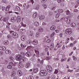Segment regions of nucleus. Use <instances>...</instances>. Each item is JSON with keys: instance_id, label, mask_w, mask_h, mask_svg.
Returning a JSON list of instances; mask_svg holds the SVG:
<instances>
[{"instance_id": "42", "label": "nucleus", "mask_w": 79, "mask_h": 79, "mask_svg": "<svg viewBox=\"0 0 79 79\" xmlns=\"http://www.w3.org/2000/svg\"><path fill=\"white\" fill-rule=\"evenodd\" d=\"M73 59L74 61H76L77 60V58L75 57L74 56H73Z\"/></svg>"}, {"instance_id": "45", "label": "nucleus", "mask_w": 79, "mask_h": 79, "mask_svg": "<svg viewBox=\"0 0 79 79\" xmlns=\"http://www.w3.org/2000/svg\"><path fill=\"white\" fill-rule=\"evenodd\" d=\"M29 79H34V77L32 76H30L29 77Z\"/></svg>"}, {"instance_id": "7", "label": "nucleus", "mask_w": 79, "mask_h": 79, "mask_svg": "<svg viewBox=\"0 0 79 79\" xmlns=\"http://www.w3.org/2000/svg\"><path fill=\"white\" fill-rule=\"evenodd\" d=\"M17 20V17H12L11 19V21L12 22V23H15V21H16Z\"/></svg>"}, {"instance_id": "17", "label": "nucleus", "mask_w": 79, "mask_h": 79, "mask_svg": "<svg viewBox=\"0 0 79 79\" xmlns=\"http://www.w3.org/2000/svg\"><path fill=\"white\" fill-rule=\"evenodd\" d=\"M11 7V6L10 5H8V6L6 9V11H9V10H10V8Z\"/></svg>"}, {"instance_id": "19", "label": "nucleus", "mask_w": 79, "mask_h": 79, "mask_svg": "<svg viewBox=\"0 0 79 79\" xmlns=\"http://www.w3.org/2000/svg\"><path fill=\"white\" fill-rule=\"evenodd\" d=\"M7 38L9 40H12V39H13V37L10 35H9L7 36Z\"/></svg>"}, {"instance_id": "25", "label": "nucleus", "mask_w": 79, "mask_h": 79, "mask_svg": "<svg viewBox=\"0 0 79 79\" xmlns=\"http://www.w3.org/2000/svg\"><path fill=\"white\" fill-rule=\"evenodd\" d=\"M9 65L10 66H11L12 67H13V66H16V65L14 64H13V62H10L9 63Z\"/></svg>"}, {"instance_id": "29", "label": "nucleus", "mask_w": 79, "mask_h": 79, "mask_svg": "<svg viewBox=\"0 0 79 79\" xmlns=\"http://www.w3.org/2000/svg\"><path fill=\"white\" fill-rule=\"evenodd\" d=\"M26 45L23 44H21V47H22V48H25V47H26Z\"/></svg>"}, {"instance_id": "27", "label": "nucleus", "mask_w": 79, "mask_h": 79, "mask_svg": "<svg viewBox=\"0 0 79 79\" xmlns=\"http://www.w3.org/2000/svg\"><path fill=\"white\" fill-rule=\"evenodd\" d=\"M45 18V16L44 15H42L39 17V19L40 20H42V19H44Z\"/></svg>"}, {"instance_id": "40", "label": "nucleus", "mask_w": 79, "mask_h": 79, "mask_svg": "<svg viewBox=\"0 0 79 79\" xmlns=\"http://www.w3.org/2000/svg\"><path fill=\"white\" fill-rule=\"evenodd\" d=\"M66 14L67 15H70V13H69V11L68 10L66 11Z\"/></svg>"}, {"instance_id": "12", "label": "nucleus", "mask_w": 79, "mask_h": 79, "mask_svg": "<svg viewBox=\"0 0 79 79\" xmlns=\"http://www.w3.org/2000/svg\"><path fill=\"white\" fill-rule=\"evenodd\" d=\"M21 18L19 16H18L17 18V23H19L21 21Z\"/></svg>"}, {"instance_id": "39", "label": "nucleus", "mask_w": 79, "mask_h": 79, "mask_svg": "<svg viewBox=\"0 0 79 79\" xmlns=\"http://www.w3.org/2000/svg\"><path fill=\"white\" fill-rule=\"evenodd\" d=\"M43 7H44V9H46V8H47V5H46V4H43Z\"/></svg>"}, {"instance_id": "8", "label": "nucleus", "mask_w": 79, "mask_h": 79, "mask_svg": "<svg viewBox=\"0 0 79 79\" xmlns=\"http://www.w3.org/2000/svg\"><path fill=\"white\" fill-rule=\"evenodd\" d=\"M21 59V56H20V55H17L16 57L17 61H20Z\"/></svg>"}, {"instance_id": "16", "label": "nucleus", "mask_w": 79, "mask_h": 79, "mask_svg": "<svg viewBox=\"0 0 79 79\" xmlns=\"http://www.w3.org/2000/svg\"><path fill=\"white\" fill-rule=\"evenodd\" d=\"M37 16V13L35 12V13L32 15V17L33 18L35 19Z\"/></svg>"}, {"instance_id": "30", "label": "nucleus", "mask_w": 79, "mask_h": 79, "mask_svg": "<svg viewBox=\"0 0 79 79\" xmlns=\"http://www.w3.org/2000/svg\"><path fill=\"white\" fill-rule=\"evenodd\" d=\"M71 26L72 27H76V23H72L71 24Z\"/></svg>"}, {"instance_id": "4", "label": "nucleus", "mask_w": 79, "mask_h": 79, "mask_svg": "<svg viewBox=\"0 0 79 79\" xmlns=\"http://www.w3.org/2000/svg\"><path fill=\"white\" fill-rule=\"evenodd\" d=\"M64 21H65L68 24H69L70 23H71V20H70L69 18L68 17H65L64 18Z\"/></svg>"}, {"instance_id": "38", "label": "nucleus", "mask_w": 79, "mask_h": 79, "mask_svg": "<svg viewBox=\"0 0 79 79\" xmlns=\"http://www.w3.org/2000/svg\"><path fill=\"white\" fill-rule=\"evenodd\" d=\"M3 19V16L0 15V21H2Z\"/></svg>"}, {"instance_id": "22", "label": "nucleus", "mask_w": 79, "mask_h": 79, "mask_svg": "<svg viewBox=\"0 0 79 79\" xmlns=\"http://www.w3.org/2000/svg\"><path fill=\"white\" fill-rule=\"evenodd\" d=\"M21 61L23 63H24L26 61V59L24 57L21 58Z\"/></svg>"}, {"instance_id": "1", "label": "nucleus", "mask_w": 79, "mask_h": 79, "mask_svg": "<svg viewBox=\"0 0 79 79\" xmlns=\"http://www.w3.org/2000/svg\"><path fill=\"white\" fill-rule=\"evenodd\" d=\"M48 73L45 70H42L40 71V74L41 76H47Z\"/></svg>"}, {"instance_id": "21", "label": "nucleus", "mask_w": 79, "mask_h": 79, "mask_svg": "<svg viewBox=\"0 0 79 79\" xmlns=\"http://www.w3.org/2000/svg\"><path fill=\"white\" fill-rule=\"evenodd\" d=\"M8 19H9V17H5L4 18L3 21L5 22H8Z\"/></svg>"}, {"instance_id": "51", "label": "nucleus", "mask_w": 79, "mask_h": 79, "mask_svg": "<svg viewBox=\"0 0 79 79\" xmlns=\"http://www.w3.org/2000/svg\"><path fill=\"white\" fill-rule=\"evenodd\" d=\"M2 2L3 3H6V0H2Z\"/></svg>"}, {"instance_id": "23", "label": "nucleus", "mask_w": 79, "mask_h": 79, "mask_svg": "<svg viewBox=\"0 0 79 79\" xmlns=\"http://www.w3.org/2000/svg\"><path fill=\"white\" fill-rule=\"evenodd\" d=\"M21 39L22 40H23V41H24V40L26 39V37H25V35H23L21 36Z\"/></svg>"}, {"instance_id": "28", "label": "nucleus", "mask_w": 79, "mask_h": 79, "mask_svg": "<svg viewBox=\"0 0 79 79\" xmlns=\"http://www.w3.org/2000/svg\"><path fill=\"white\" fill-rule=\"evenodd\" d=\"M36 36L37 37H40V33H37L36 34Z\"/></svg>"}, {"instance_id": "11", "label": "nucleus", "mask_w": 79, "mask_h": 79, "mask_svg": "<svg viewBox=\"0 0 79 79\" xmlns=\"http://www.w3.org/2000/svg\"><path fill=\"white\" fill-rule=\"evenodd\" d=\"M32 43L33 45H37L38 44V41L36 40H35L32 41Z\"/></svg>"}, {"instance_id": "15", "label": "nucleus", "mask_w": 79, "mask_h": 79, "mask_svg": "<svg viewBox=\"0 0 79 79\" xmlns=\"http://www.w3.org/2000/svg\"><path fill=\"white\" fill-rule=\"evenodd\" d=\"M34 25L36 27H39V23L37 22H35L34 23Z\"/></svg>"}, {"instance_id": "14", "label": "nucleus", "mask_w": 79, "mask_h": 79, "mask_svg": "<svg viewBox=\"0 0 79 79\" xmlns=\"http://www.w3.org/2000/svg\"><path fill=\"white\" fill-rule=\"evenodd\" d=\"M0 50L4 51L6 50V47L5 46H1L0 47Z\"/></svg>"}, {"instance_id": "32", "label": "nucleus", "mask_w": 79, "mask_h": 79, "mask_svg": "<svg viewBox=\"0 0 79 79\" xmlns=\"http://www.w3.org/2000/svg\"><path fill=\"white\" fill-rule=\"evenodd\" d=\"M4 44L5 45H8L9 44V42L8 41H5L4 42Z\"/></svg>"}, {"instance_id": "26", "label": "nucleus", "mask_w": 79, "mask_h": 79, "mask_svg": "<svg viewBox=\"0 0 79 79\" xmlns=\"http://www.w3.org/2000/svg\"><path fill=\"white\" fill-rule=\"evenodd\" d=\"M5 52L6 54H11V51L9 50H6Z\"/></svg>"}, {"instance_id": "34", "label": "nucleus", "mask_w": 79, "mask_h": 79, "mask_svg": "<svg viewBox=\"0 0 79 79\" xmlns=\"http://www.w3.org/2000/svg\"><path fill=\"white\" fill-rule=\"evenodd\" d=\"M58 12L59 13H61L63 12V9H59L58 10Z\"/></svg>"}, {"instance_id": "24", "label": "nucleus", "mask_w": 79, "mask_h": 79, "mask_svg": "<svg viewBox=\"0 0 79 79\" xmlns=\"http://www.w3.org/2000/svg\"><path fill=\"white\" fill-rule=\"evenodd\" d=\"M15 75H16V72L15 71L12 72L11 74V76L13 77V76H15Z\"/></svg>"}, {"instance_id": "52", "label": "nucleus", "mask_w": 79, "mask_h": 79, "mask_svg": "<svg viewBox=\"0 0 79 79\" xmlns=\"http://www.w3.org/2000/svg\"><path fill=\"white\" fill-rule=\"evenodd\" d=\"M9 58L11 60H13L14 58L13 57L10 56L9 57Z\"/></svg>"}, {"instance_id": "3", "label": "nucleus", "mask_w": 79, "mask_h": 79, "mask_svg": "<svg viewBox=\"0 0 79 79\" xmlns=\"http://www.w3.org/2000/svg\"><path fill=\"white\" fill-rule=\"evenodd\" d=\"M65 31V33L68 35H69L71 34V33H72V30L70 28L67 29Z\"/></svg>"}, {"instance_id": "57", "label": "nucleus", "mask_w": 79, "mask_h": 79, "mask_svg": "<svg viewBox=\"0 0 79 79\" xmlns=\"http://www.w3.org/2000/svg\"><path fill=\"white\" fill-rule=\"evenodd\" d=\"M56 32L57 33H58L60 32V29H59L58 30H56Z\"/></svg>"}, {"instance_id": "33", "label": "nucleus", "mask_w": 79, "mask_h": 79, "mask_svg": "<svg viewBox=\"0 0 79 79\" xmlns=\"http://www.w3.org/2000/svg\"><path fill=\"white\" fill-rule=\"evenodd\" d=\"M54 46L55 45H54V44H53V43H52L50 45V47H51V48H53Z\"/></svg>"}, {"instance_id": "35", "label": "nucleus", "mask_w": 79, "mask_h": 79, "mask_svg": "<svg viewBox=\"0 0 79 79\" xmlns=\"http://www.w3.org/2000/svg\"><path fill=\"white\" fill-rule=\"evenodd\" d=\"M60 13L57 14L56 15V17L57 18H59V16H60Z\"/></svg>"}, {"instance_id": "36", "label": "nucleus", "mask_w": 79, "mask_h": 79, "mask_svg": "<svg viewBox=\"0 0 79 79\" xmlns=\"http://www.w3.org/2000/svg\"><path fill=\"white\" fill-rule=\"evenodd\" d=\"M66 60H67V58L66 57L64 59H62L61 60V62H63V61H65Z\"/></svg>"}, {"instance_id": "5", "label": "nucleus", "mask_w": 79, "mask_h": 79, "mask_svg": "<svg viewBox=\"0 0 79 79\" xmlns=\"http://www.w3.org/2000/svg\"><path fill=\"white\" fill-rule=\"evenodd\" d=\"M11 34H12V35L13 37H14L15 39H16L18 36V35L16 32L13 33V31H11Z\"/></svg>"}, {"instance_id": "37", "label": "nucleus", "mask_w": 79, "mask_h": 79, "mask_svg": "<svg viewBox=\"0 0 79 79\" xmlns=\"http://www.w3.org/2000/svg\"><path fill=\"white\" fill-rule=\"evenodd\" d=\"M33 72L35 73H37L38 72V70L37 69H34L33 70Z\"/></svg>"}, {"instance_id": "53", "label": "nucleus", "mask_w": 79, "mask_h": 79, "mask_svg": "<svg viewBox=\"0 0 79 79\" xmlns=\"http://www.w3.org/2000/svg\"><path fill=\"white\" fill-rule=\"evenodd\" d=\"M63 0H58L57 2L58 3H61Z\"/></svg>"}, {"instance_id": "43", "label": "nucleus", "mask_w": 79, "mask_h": 79, "mask_svg": "<svg viewBox=\"0 0 79 79\" xmlns=\"http://www.w3.org/2000/svg\"><path fill=\"white\" fill-rule=\"evenodd\" d=\"M10 12H8L6 13V16H7V17H9V15H10Z\"/></svg>"}, {"instance_id": "41", "label": "nucleus", "mask_w": 79, "mask_h": 79, "mask_svg": "<svg viewBox=\"0 0 79 79\" xmlns=\"http://www.w3.org/2000/svg\"><path fill=\"white\" fill-rule=\"evenodd\" d=\"M12 67L10 65H8L7 66V68L8 69H11L12 68Z\"/></svg>"}, {"instance_id": "46", "label": "nucleus", "mask_w": 79, "mask_h": 79, "mask_svg": "<svg viewBox=\"0 0 79 79\" xmlns=\"http://www.w3.org/2000/svg\"><path fill=\"white\" fill-rule=\"evenodd\" d=\"M76 5H77L78 6H79V0L76 1Z\"/></svg>"}, {"instance_id": "54", "label": "nucleus", "mask_w": 79, "mask_h": 79, "mask_svg": "<svg viewBox=\"0 0 79 79\" xmlns=\"http://www.w3.org/2000/svg\"><path fill=\"white\" fill-rule=\"evenodd\" d=\"M1 71L2 72H4V71H5V68H2V69Z\"/></svg>"}, {"instance_id": "18", "label": "nucleus", "mask_w": 79, "mask_h": 79, "mask_svg": "<svg viewBox=\"0 0 79 79\" xmlns=\"http://www.w3.org/2000/svg\"><path fill=\"white\" fill-rule=\"evenodd\" d=\"M15 10L18 11H21V9L19 6H17L15 7Z\"/></svg>"}, {"instance_id": "31", "label": "nucleus", "mask_w": 79, "mask_h": 79, "mask_svg": "<svg viewBox=\"0 0 79 79\" xmlns=\"http://www.w3.org/2000/svg\"><path fill=\"white\" fill-rule=\"evenodd\" d=\"M24 31H25V30L24 29H21L20 30V32L21 34H23V33H24Z\"/></svg>"}, {"instance_id": "49", "label": "nucleus", "mask_w": 79, "mask_h": 79, "mask_svg": "<svg viewBox=\"0 0 79 79\" xmlns=\"http://www.w3.org/2000/svg\"><path fill=\"white\" fill-rule=\"evenodd\" d=\"M6 28L7 29H10V26L9 25H6Z\"/></svg>"}, {"instance_id": "62", "label": "nucleus", "mask_w": 79, "mask_h": 79, "mask_svg": "<svg viewBox=\"0 0 79 79\" xmlns=\"http://www.w3.org/2000/svg\"><path fill=\"white\" fill-rule=\"evenodd\" d=\"M70 60H71V58L70 57L68 58V59L67 62H69V61H70Z\"/></svg>"}, {"instance_id": "55", "label": "nucleus", "mask_w": 79, "mask_h": 79, "mask_svg": "<svg viewBox=\"0 0 79 79\" xmlns=\"http://www.w3.org/2000/svg\"><path fill=\"white\" fill-rule=\"evenodd\" d=\"M50 58L49 57H47L46 58V60H50Z\"/></svg>"}, {"instance_id": "58", "label": "nucleus", "mask_w": 79, "mask_h": 79, "mask_svg": "<svg viewBox=\"0 0 79 79\" xmlns=\"http://www.w3.org/2000/svg\"><path fill=\"white\" fill-rule=\"evenodd\" d=\"M19 76L18 75V76H16L15 77V79H19Z\"/></svg>"}, {"instance_id": "50", "label": "nucleus", "mask_w": 79, "mask_h": 79, "mask_svg": "<svg viewBox=\"0 0 79 79\" xmlns=\"http://www.w3.org/2000/svg\"><path fill=\"white\" fill-rule=\"evenodd\" d=\"M31 42V41L30 40H29L27 41V44H30Z\"/></svg>"}, {"instance_id": "48", "label": "nucleus", "mask_w": 79, "mask_h": 79, "mask_svg": "<svg viewBox=\"0 0 79 79\" xmlns=\"http://www.w3.org/2000/svg\"><path fill=\"white\" fill-rule=\"evenodd\" d=\"M20 24L22 26H24V27H26V26H27V25H26L24 26V24H23V22H21V23H20Z\"/></svg>"}, {"instance_id": "56", "label": "nucleus", "mask_w": 79, "mask_h": 79, "mask_svg": "<svg viewBox=\"0 0 79 79\" xmlns=\"http://www.w3.org/2000/svg\"><path fill=\"white\" fill-rule=\"evenodd\" d=\"M51 40H48L47 41H46V42L47 43H49V42H50Z\"/></svg>"}, {"instance_id": "64", "label": "nucleus", "mask_w": 79, "mask_h": 79, "mask_svg": "<svg viewBox=\"0 0 79 79\" xmlns=\"http://www.w3.org/2000/svg\"><path fill=\"white\" fill-rule=\"evenodd\" d=\"M73 43H71L70 44V47H73Z\"/></svg>"}, {"instance_id": "44", "label": "nucleus", "mask_w": 79, "mask_h": 79, "mask_svg": "<svg viewBox=\"0 0 79 79\" xmlns=\"http://www.w3.org/2000/svg\"><path fill=\"white\" fill-rule=\"evenodd\" d=\"M55 35V32H53L52 34L50 35V37H52Z\"/></svg>"}, {"instance_id": "10", "label": "nucleus", "mask_w": 79, "mask_h": 79, "mask_svg": "<svg viewBox=\"0 0 79 79\" xmlns=\"http://www.w3.org/2000/svg\"><path fill=\"white\" fill-rule=\"evenodd\" d=\"M17 74L19 76H21L23 75V72H21V70H19L17 72Z\"/></svg>"}, {"instance_id": "2", "label": "nucleus", "mask_w": 79, "mask_h": 79, "mask_svg": "<svg viewBox=\"0 0 79 79\" xmlns=\"http://www.w3.org/2000/svg\"><path fill=\"white\" fill-rule=\"evenodd\" d=\"M46 69L47 71H48L49 73H51V72L52 71V70H53L52 67L50 65H49L47 66Z\"/></svg>"}, {"instance_id": "6", "label": "nucleus", "mask_w": 79, "mask_h": 79, "mask_svg": "<svg viewBox=\"0 0 79 79\" xmlns=\"http://www.w3.org/2000/svg\"><path fill=\"white\" fill-rule=\"evenodd\" d=\"M13 27L12 28L15 31H18V27L16 25V23H14L13 24Z\"/></svg>"}, {"instance_id": "13", "label": "nucleus", "mask_w": 79, "mask_h": 79, "mask_svg": "<svg viewBox=\"0 0 79 79\" xmlns=\"http://www.w3.org/2000/svg\"><path fill=\"white\" fill-rule=\"evenodd\" d=\"M55 29H56V27L53 25L51 26L50 28V30L52 31H54V30H55Z\"/></svg>"}, {"instance_id": "47", "label": "nucleus", "mask_w": 79, "mask_h": 79, "mask_svg": "<svg viewBox=\"0 0 79 79\" xmlns=\"http://www.w3.org/2000/svg\"><path fill=\"white\" fill-rule=\"evenodd\" d=\"M46 1H47V0H42L41 1V2L42 3H45V2H46Z\"/></svg>"}, {"instance_id": "59", "label": "nucleus", "mask_w": 79, "mask_h": 79, "mask_svg": "<svg viewBox=\"0 0 79 79\" xmlns=\"http://www.w3.org/2000/svg\"><path fill=\"white\" fill-rule=\"evenodd\" d=\"M54 60H56V61H57V60H59V58H55L54 59Z\"/></svg>"}, {"instance_id": "61", "label": "nucleus", "mask_w": 79, "mask_h": 79, "mask_svg": "<svg viewBox=\"0 0 79 79\" xmlns=\"http://www.w3.org/2000/svg\"><path fill=\"white\" fill-rule=\"evenodd\" d=\"M74 12H78V10L77 9H76L73 10Z\"/></svg>"}, {"instance_id": "9", "label": "nucleus", "mask_w": 79, "mask_h": 79, "mask_svg": "<svg viewBox=\"0 0 79 79\" xmlns=\"http://www.w3.org/2000/svg\"><path fill=\"white\" fill-rule=\"evenodd\" d=\"M31 63V62L30 61H29L26 64L25 67L26 68H29L30 64Z\"/></svg>"}, {"instance_id": "63", "label": "nucleus", "mask_w": 79, "mask_h": 79, "mask_svg": "<svg viewBox=\"0 0 79 79\" xmlns=\"http://www.w3.org/2000/svg\"><path fill=\"white\" fill-rule=\"evenodd\" d=\"M26 54L27 55V56H30V54H29V52H28Z\"/></svg>"}, {"instance_id": "20", "label": "nucleus", "mask_w": 79, "mask_h": 79, "mask_svg": "<svg viewBox=\"0 0 79 79\" xmlns=\"http://www.w3.org/2000/svg\"><path fill=\"white\" fill-rule=\"evenodd\" d=\"M38 31L39 32H43V28H40L38 29Z\"/></svg>"}, {"instance_id": "60", "label": "nucleus", "mask_w": 79, "mask_h": 79, "mask_svg": "<svg viewBox=\"0 0 79 79\" xmlns=\"http://www.w3.org/2000/svg\"><path fill=\"white\" fill-rule=\"evenodd\" d=\"M30 48H31V47L30 46L28 47L27 48V50H29L30 49Z\"/></svg>"}]
</instances>
